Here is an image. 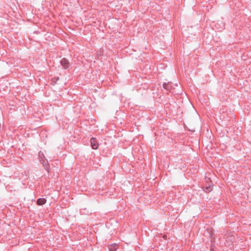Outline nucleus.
I'll return each mask as SVG.
<instances>
[{
    "instance_id": "nucleus-1",
    "label": "nucleus",
    "mask_w": 251,
    "mask_h": 251,
    "mask_svg": "<svg viewBox=\"0 0 251 251\" xmlns=\"http://www.w3.org/2000/svg\"><path fill=\"white\" fill-rule=\"evenodd\" d=\"M213 184L210 181V178H208L207 180L206 179V183L204 185L203 189L205 192L208 193L213 190Z\"/></svg>"
},
{
    "instance_id": "nucleus-2",
    "label": "nucleus",
    "mask_w": 251,
    "mask_h": 251,
    "mask_svg": "<svg viewBox=\"0 0 251 251\" xmlns=\"http://www.w3.org/2000/svg\"><path fill=\"white\" fill-rule=\"evenodd\" d=\"M91 146L93 149H97L99 146V144L96 138H91L90 140Z\"/></svg>"
},
{
    "instance_id": "nucleus-3",
    "label": "nucleus",
    "mask_w": 251,
    "mask_h": 251,
    "mask_svg": "<svg viewBox=\"0 0 251 251\" xmlns=\"http://www.w3.org/2000/svg\"><path fill=\"white\" fill-rule=\"evenodd\" d=\"M60 63L62 67L65 69L69 67V62L68 60L65 58H63L61 60Z\"/></svg>"
},
{
    "instance_id": "nucleus-4",
    "label": "nucleus",
    "mask_w": 251,
    "mask_h": 251,
    "mask_svg": "<svg viewBox=\"0 0 251 251\" xmlns=\"http://www.w3.org/2000/svg\"><path fill=\"white\" fill-rule=\"evenodd\" d=\"M119 247V246L116 243H114L108 246V250L110 251H116Z\"/></svg>"
},
{
    "instance_id": "nucleus-5",
    "label": "nucleus",
    "mask_w": 251,
    "mask_h": 251,
    "mask_svg": "<svg viewBox=\"0 0 251 251\" xmlns=\"http://www.w3.org/2000/svg\"><path fill=\"white\" fill-rule=\"evenodd\" d=\"M163 87L168 91H170L173 88V85L171 82L164 83L163 84Z\"/></svg>"
},
{
    "instance_id": "nucleus-6",
    "label": "nucleus",
    "mask_w": 251,
    "mask_h": 251,
    "mask_svg": "<svg viewBox=\"0 0 251 251\" xmlns=\"http://www.w3.org/2000/svg\"><path fill=\"white\" fill-rule=\"evenodd\" d=\"M46 202V200L44 198H39L37 201V204L39 205H42Z\"/></svg>"
},
{
    "instance_id": "nucleus-7",
    "label": "nucleus",
    "mask_w": 251,
    "mask_h": 251,
    "mask_svg": "<svg viewBox=\"0 0 251 251\" xmlns=\"http://www.w3.org/2000/svg\"><path fill=\"white\" fill-rule=\"evenodd\" d=\"M59 80V77H54L52 79V81L54 82V83H56V81Z\"/></svg>"
},
{
    "instance_id": "nucleus-8",
    "label": "nucleus",
    "mask_w": 251,
    "mask_h": 251,
    "mask_svg": "<svg viewBox=\"0 0 251 251\" xmlns=\"http://www.w3.org/2000/svg\"><path fill=\"white\" fill-rule=\"evenodd\" d=\"M42 164L44 166L47 167L48 166V163L47 161H43Z\"/></svg>"
}]
</instances>
